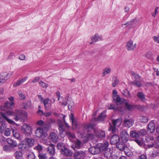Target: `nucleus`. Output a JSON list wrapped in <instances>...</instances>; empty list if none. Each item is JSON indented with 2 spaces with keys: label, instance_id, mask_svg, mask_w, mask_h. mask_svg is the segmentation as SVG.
<instances>
[{
  "label": "nucleus",
  "instance_id": "nucleus-1",
  "mask_svg": "<svg viewBox=\"0 0 159 159\" xmlns=\"http://www.w3.org/2000/svg\"><path fill=\"white\" fill-rule=\"evenodd\" d=\"M1 115L7 122L11 123L13 121L7 118V116H14V119L16 121L23 120L24 119V117H26L27 116V113L25 111L16 109L14 112L11 111H7L5 113H2Z\"/></svg>",
  "mask_w": 159,
  "mask_h": 159
},
{
  "label": "nucleus",
  "instance_id": "nucleus-2",
  "mask_svg": "<svg viewBox=\"0 0 159 159\" xmlns=\"http://www.w3.org/2000/svg\"><path fill=\"white\" fill-rule=\"evenodd\" d=\"M95 126L94 124L91 123L83 124L80 129L79 133L81 135L84 136L86 132H88L90 129H93Z\"/></svg>",
  "mask_w": 159,
  "mask_h": 159
},
{
  "label": "nucleus",
  "instance_id": "nucleus-3",
  "mask_svg": "<svg viewBox=\"0 0 159 159\" xmlns=\"http://www.w3.org/2000/svg\"><path fill=\"white\" fill-rule=\"evenodd\" d=\"M13 74V71L1 73L0 74V84L2 85L10 78Z\"/></svg>",
  "mask_w": 159,
  "mask_h": 159
},
{
  "label": "nucleus",
  "instance_id": "nucleus-4",
  "mask_svg": "<svg viewBox=\"0 0 159 159\" xmlns=\"http://www.w3.org/2000/svg\"><path fill=\"white\" fill-rule=\"evenodd\" d=\"M122 122L121 118H119L116 120H113V125H111L109 128V130L111 131L112 133H114L116 130V127L119 126L121 124Z\"/></svg>",
  "mask_w": 159,
  "mask_h": 159
},
{
  "label": "nucleus",
  "instance_id": "nucleus-5",
  "mask_svg": "<svg viewBox=\"0 0 159 159\" xmlns=\"http://www.w3.org/2000/svg\"><path fill=\"white\" fill-rule=\"evenodd\" d=\"M136 46V43H134L132 40L130 39L126 42L125 47L126 49L128 51H134Z\"/></svg>",
  "mask_w": 159,
  "mask_h": 159
},
{
  "label": "nucleus",
  "instance_id": "nucleus-6",
  "mask_svg": "<svg viewBox=\"0 0 159 159\" xmlns=\"http://www.w3.org/2000/svg\"><path fill=\"white\" fill-rule=\"evenodd\" d=\"M21 130L23 133L26 135L30 134L32 133L31 127L27 124H24L21 126Z\"/></svg>",
  "mask_w": 159,
  "mask_h": 159
},
{
  "label": "nucleus",
  "instance_id": "nucleus-7",
  "mask_svg": "<svg viewBox=\"0 0 159 159\" xmlns=\"http://www.w3.org/2000/svg\"><path fill=\"white\" fill-rule=\"evenodd\" d=\"M14 102L7 101L3 106H0V110L4 111L10 109H12L14 107Z\"/></svg>",
  "mask_w": 159,
  "mask_h": 159
},
{
  "label": "nucleus",
  "instance_id": "nucleus-8",
  "mask_svg": "<svg viewBox=\"0 0 159 159\" xmlns=\"http://www.w3.org/2000/svg\"><path fill=\"white\" fill-rule=\"evenodd\" d=\"M135 23L136 25H140L141 24L139 20L137 19L136 18H134L130 21H127V24L129 25V27L130 28H133L135 27Z\"/></svg>",
  "mask_w": 159,
  "mask_h": 159
},
{
  "label": "nucleus",
  "instance_id": "nucleus-9",
  "mask_svg": "<svg viewBox=\"0 0 159 159\" xmlns=\"http://www.w3.org/2000/svg\"><path fill=\"white\" fill-rule=\"evenodd\" d=\"M120 136L121 140L123 143H126L129 138V134L125 130H123L121 131Z\"/></svg>",
  "mask_w": 159,
  "mask_h": 159
},
{
  "label": "nucleus",
  "instance_id": "nucleus-10",
  "mask_svg": "<svg viewBox=\"0 0 159 159\" xmlns=\"http://www.w3.org/2000/svg\"><path fill=\"white\" fill-rule=\"evenodd\" d=\"M98 146L100 150V152L104 151L107 150V148H111L109 147L108 142L107 141L103 143L98 144Z\"/></svg>",
  "mask_w": 159,
  "mask_h": 159
},
{
  "label": "nucleus",
  "instance_id": "nucleus-11",
  "mask_svg": "<svg viewBox=\"0 0 159 159\" xmlns=\"http://www.w3.org/2000/svg\"><path fill=\"white\" fill-rule=\"evenodd\" d=\"M74 157L75 159H83L85 156L84 152L81 151H79L75 152Z\"/></svg>",
  "mask_w": 159,
  "mask_h": 159
},
{
  "label": "nucleus",
  "instance_id": "nucleus-12",
  "mask_svg": "<svg viewBox=\"0 0 159 159\" xmlns=\"http://www.w3.org/2000/svg\"><path fill=\"white\" fill-rule=\"evenodd\" d=\"M52 100L48 98H46L43 99V103L46 109L49 110L52 106Z\"/></svg>",
  "mask_w": 159,
  "mask_h": 159
},
{
  "label": "nucleus",
  "instance_id": "nucleus-13",
  "mask_svg": "<svg viewBox=\"0 0 159 159\" xmlns=\"http://www.w3.org/2000/svg\"><path fill=\"white\" fill-rule=\"evenodd\" d=\"M94 133L96 136L99 139L103 138L105 137V133L104 131L98 129L94 130Z\"/></svg>",
  "mask_w": 159,
  "mask_h": 159
},
{
  "label": "nucleus",
  "instance_id": "nucleus-14",
  "mask_svg": "<svg viewBox=\"0 0 159 159\" xmlns=\"http://www.w3.org/2000/svg\"><path fill=\"white\" fill-rule=\"evenodd\" d=\"M100 150L98 144L96 147H93L89 148V152L91 154L95 155L99 153L100 152Z\"/></svg>",
  "mask_w": 159,
  "mask_h": 159
},
{
  "label": "nucleus",
  "instance_id": "nucleus-15",
  "mask_svg": "<svg viewBox=\"0 0 159 159\" xmlns=\"http://www.w3.org/2000/svg\"><path fill=\"white\" fill-rule=\"evenodd\" d=\"M103 154L105 157L109 159L113 153L112 149L111 148H108L107 150L104 151Z\"/></svg>",
  "mask_w": 159,
  "mask_h": 159
},
{
  "label": "nucleus",
  "instance_id": "nucleus-16",
  "mask_svg": "<svg viewBox=\"0 0 159 159\" xmlns=\"http://www.w3.org/2000/svg\"><path fill=\"white\" fill-rule=\"evenodd\" d=\"M62 104L64 106L68 105V107L69 109L71 111L73 108L74 102L71 100L67 99L66 102H62Z\"/></svg>",
  "mask_w": 159,
  "mask_h": 159
},
{
  "label": "nucleus",
  "instance_id": "nucleus-17",
  "mask_svg": "<svg viewBox=\"0 0 159 159\" xmlns=\"http://www.w3.org/2000/svg\"><path fill=\"white\" fill-rule=\"evenodd\" d=\"M124 143H123V142L121 143L118 142L116 144V146L120 151H122L124 150L125 153L127 155L128 152L126 153L125 151V149H127V148L125 146Z\"/></svg>",
  "mask_w": 159,
  "mask_h": 159
},
{
  "label": "nucleus",
  "instance_id": "nucleus-18",
  "mask_svg": "<svg viewBox=\"0 0 159 159\" xmlns=\"http://www.w3.org/2000/svg\"><path fill=\"white\" fill-rule=\"evenodd\" d=\"M119 137L117 135H114L111 138L110 143L112 144H115L119 142Z\"/></svg>",
  "mask_w": 159,
  "mask_h": 159
},
{
  "label": "nucleus",
  "instance_id": "nucleus-19",
  "mask_svg": "<svg viewBox=\"0 0 159 159\" xmlns=\"http://www.w3.org/2000/svg\"><path fill=\"white\" fill-rule=\"evenodd\" d=\"M44 134L43 129L41 127H38L36 130L35 135L38 138L42 137Z\"/></svg>",
  "mask_w": 159,
  "mask_h": 159
},
{
  "label": "nucleus",
  "instance_id": "nucleus-20",
  "mask_svg": "<svg viewBox=\"0 0 159 159\" xmlns=\"http://www.w3.org/2000/svg\"><path fill=\"white\" fill-rule=\"evenodd\" d=\"M47 151L51 156L54 155L55 153L54 145L50 143L49 146L48 147Z\"/></svg>",
  "mask_w": 159,
  "mask_h": 159
},
{
  "label": "nucleus",
  "instance_id": "nucleus-21",
  "mask_svg": "<svg viewBox=\"0 0 159 159\" xmlns=\"http://www.w3.org/2000/svg\"><path fill=\"white\" fill-rule=\"evenodd\" d=\"M19 149L24 151H28L30 148L27 144L23 143H21L18 145Z\"/></svg>",
  "mask_w": 159,
  "mask_h": 159
},
{
  "label": "nucleus",
  "instance_id": "nucleus-22",
  "mask_svg": "<svg viewBox=\"0 0 159 159\" xmlns=\"http://www.w3.org/2000/svg\"><path fill=\"white\" fill-rule=\"evenodd\" d=\"M106 116V115L105 114V112H102L101 113L100 115H99L98 118H93V120H92V121H96L98 120L99 121H103L104 120V119L105 118Z\"/></svg>",
  "mask_w": 159,
  "mask_h": 159
},
{
  "label": "nucleus",
  "instance_id": "nucleus-23",
  "mask_svg": "<svg viewBox=\"0 0 159 159\" xmlns=\"http://www.w3.org/2000/svg\"><path fill=\"white\" fill-rule=\"evenodd\" d=\"M27 77H26L25 78H22L19 80H18L17 82H15L13 85V87H16L20 85L21 84L24 82L27 79Z\"/></svg>",
  "mask_w": 159,
  "mask_h": 159
},
{
  "label": "nucleus",
  "instance_id": "nucleus-24",
  "mask_svg": "<svg viewBox=\"0 0 159 159\" xmlns=\"http://www.w3.org/2000/svg\"><path fill=\"white\" fill-rule=\"evenodd\" d=\"M61 153L66 156L70 157L72 153L70 150L65 148L61 151Z\"/></svg>",
  "mask_w": 159,
  "mask_h": 159
},
{
  "label": "nucleus",
  "instance_id": "nucleus-25",
  "mask_svg": "<svg viewBox=\"0 0 159 159\" xmlns=\"http://www.w3.org/2000/svg\"><path fill=\"white\" fill-rule=\"evenodd\" d=\"M25 142L28 144V145L30 148L33 146L34 143V140L32 138H26L25 139Z\"/></svg>",
  "mask_w": 159,
  "mask_h": 159
},
{
  "label": "nucleus",
  "instance_id": "nucleus-26",
  "mask_svg": "<svg viewBox=\"0 0 159 159\" xmlns=\"http://www.w3.org/2000/svg\"><path fill=\"white\" fill-rule=\"evenodd\" d=\"M7 142L8 144L11 145L13 148H16L17 146L16 142L10 138H7Z\"/></svg>",
  "mask_w": 159,
  "mask_h": 159
},
{
  "label": "nucleus",
  "instance_id": "nucleus-27",
  "mask_svg": "<svg viewBox=\"0 0 159 159\" xmlns=\"http://www.w3.org/2000/svg\"><path fill=\"white\" fill-rule=\"evenodd\" d=\"M102 38L98 34H96L93 37L91 38L92 42L90 43V44H92L93 43L96 41L101 40Z\"/></svg>",
  "mask_w": 159,
  "mask_h": 159
},
{
  "label": "nucleus",
  "instance_id": "nucleus-28",
  "mask_svg": "<svg viewBox=\"0 0 159 159\" xmlns=\"http://www.w3.org/2000/svg\"><path fill=\"white\" fill-rule=\"evenodd\" d=\"M50 137L52 141L54 143H56L58 139V137L57 135L54 133H50Z\"/></svg>",
  "mask_w": 159,
  "mask_h": 159
},
{
  "label": "nucleus",
  "instance_id": "nucleus-29",
  "mask_svg": "<svg viewBox=\"0 0 159 159\" xmlns=\"http://www.w3.org/2000/svg\"><path fill=\"white\" fill-rule=\"evenodd\" d=\"M13 147L8 145H4L3 147V150L7 152H10L13 150Z\"/></svg>",
  "mask_w": 159,
  "mask_h": 159
},
{
  "label": "nucleus",
  "instance_id": "nucleus-30",
  "mask_svg": "<svg viewBox=\"0 0 159 159\" xmlns=\"http://www.w3.org/2000/svg\"><path fill=\"white\" fill-rule=\"evenodd\" d=\"M124 123L126 127L129 128L132 125L133 122L132 120L125 119L124 120Z\"/></svg>",
  "mask_w": 159,
  "mask_h": 159
},
{
  "label": "nucleus",
  "instance_id": "nucleus-31",
  "mask_svg": "<svg viewBox=\"0 0 159 159\" xmlns=\"http://www.w3.org/2000/svg\"><path fill=\"white\" fill-rule=\"evenodd\" d=\"M113 100L117 102H120V103H122L124 102H126V100L123 99L122 100L120 96L119 95L114 96L113 97Z\"/></svg>",
  "mask_w": 159,
  "mask_h": 159
},
{
  "label": "nucleus",
  "instance_id": "nucleus-32",
  "mask_svg": "<svg viewBox=\"0 0 159 159\" xmlns=\"http://www.w3.org/2000/svg\"><path fill=\"white\" fill-rule=\"evenodd\" d=\"M155 125L152 122L150 123L148 126V131H150L151 133H152L155 130Z\"/></svg>",
  "mask_w": 159,
  "mask_h": 159
},
{
  "label": "nucleus",
  "instance_id": "nucleus-33",
  "mask_svg": "<svg viewBox=\"0 0 159 159\" xmlns=\"http://www.w3.org/2000/svg\"><path fill=\"white\" fill-rule=\"evenodd\" d=\"M16 159H20L22 157V152L20 151H16L14 153Z\"/></svg>",
  "mask_w": 159,
  "mask_h": 159
},
{
  "label": "nucleus",
  "instance_id": "nucleus-34",
  "mask_svg": "<svg viewBox=\"0 0 159 159\" xmlns=\"http://www.w3.org/2000/svg\"><path fill=\"white\" fill-rule=\"evenodd\" d=\"M59 125V129L60 132V134H62L64 133V134H65L66 132L64 130V127L62 123L61 122H60L58 124Z\"/></svg>",
  "mask_w": 159,
  "mask_h": 159
},
{
  "label": "nucleus",
  "instance_id": "nucleus-35",
  "mask_svg": "<svg viewBox=\"0 0 159 159\" xmlns=\"http://www.w3.org/2000/svg\"><path fill=\"white\" fill-rule=\"evenodd\" d=\"M109 109H112L114 110L115 111L117 110L121 112L123 111L124 110V108L123 107H120L117 108H115V105L113 104H110L109 107H108Z\"/></svg>",
  "mask_w": 159,
  "mask_h": 159
},
{
  "label": "nucleus",
  "instance_id": "nucleus-36",
  "mask_svg": "<svg viewBox=\"0 0 159 159\" xmlns=\"http://www.w3.org/2000/svg\"><path fill=\"white\" fill-rule=\"evenodd\" d=\"M12 130L14 136L18 140L21 139L19 132L17 130Z\"/></svg>",
  "mask_w": 159,
  "mask_h": 159
},
{
  "label": "nucleus",
  "instance_id": "nucleus-37",
  "mask_svg": "<svg viewBox=\"0 0 159 159\" xmlns=\"http://www.w3.org/2000/svg\"><path fill=\"white\" fill-rule=\"evenodd\" d=\"M148 148H151L153 147L159 150V141L157 140L156 142H155L152 144L148 145Z\"/></svg>",
  "mask_w": 159,
  "mask_h": 159
},
{
  "label": "nucleus",
  "instance_id": "nucleus-38",
  "mask_svg": "<svg viewBox=\"0 0 159 159\" xmlns=\"http://www.w3.org/2000/svg\"><path fill=\"white\" fill-rule=\"evenodd\" d=\"M81 142L79 140H78L75 143V145L74 146V145H72V148L74 150L76 148L77 149H80L81 146Z\"/></svg>",
  "mask_w": 159,
  "mask_h": 159
},
{
  "label": "nucleus",
  "instance_id": "nucleus-39",
  "mask_svg": "<svg viewBox=\"0 0 159 159\" xmlns=\"http://www.w3.org/2000/svg\"><path fill=\"white\" fill-rule=\"evenodd\" d=\"M137 96L142 101L145 100V96L142 92H138L137 94Z\"/></svg>",
  "mask_w": 159,
  "mask_h": 159
},
{
  "label": "nucleus",
  "instance_id": "nucleus-40",
  "mask_svg": "<svg viewBox=\"0 0 159 159\" xmlns=\"http://www.w3.org/2000/svg\"><path fill=\"white\" fill-rule=\"evenodd\" d=\"M130 135L131 137L134 138H137L139 137V135L135 131L132 130L130 132Z\"/></svg>",
  "mask_w": 159,
  "mask_h": 159
},
{
  "label": "nucleus",
  "instance_id": "nucleus-41",
  "mask_svg": "<svg viewBox=\"0 0 159 159\" xmlns=\"http://www.w3.org/2000/svg\"><path fill=\"white\" fill-rule=\"evenodd\" d=\"M112 85L113 87H116L119 83V80L116 77H113Z\"/></svg>",
  "mask_w": 159,
  "mask_h": 159
},
{
  "label": "nucleus",
  "instance_id": "nucleus-42",
  "mask_svg": "<svg viewBox=\"0 0 159 159\" xmlns=\"http://www.w3.org/2000/svg\"><path fill=\"white\" fill-rule=\"evenodd\" d=\"M24 107L25 109L30 108L32 105L31 102L29 100L27 102L24 103L23 104Z\"/></svg>",
  "mask_w": 159,
  "mask_h": 159
},
{
  "label": "nucleus",
  "instance_id": "nucleus-43",
  "mask_svg": "<svg viewBox=\"0 0 159 159\" xmlns=\"http://www.w3.org/2000/svg\"><path fill=\"white\" fill-rule=\"evenodd\" d=\"M111 69L109 67H107L103 70L102 76H104L106 74H109L111 71Z\"/></svg>",
  "mask_w": 159,
  "mask_h": 159
},
{
  "label": "nucleus",
  "instance_id": "nucleus-44",
  "mask_svg": "<svg viewBox=\"0 0 159 159\" xmlns=\"http://www.w3.org/2000/svg\"><path fill=\"white\" fill-rule=\"evenodd\" d=\"M94 138V135L92 133L88 134L85 137L87 141L89 140L93 139Z\"/></svg>",
  "mask_w": 159,
  "mask_h": 159
},
{
  "label": "nucleus",
  "instance_id": "nucleus-45",
  "mask_svg": "<svg viewBox=\"0 0 159 159\" xmlns=\"http://www.w3.org/2000/svg\"><path fill=\"white\" fill-rule=\"evenodd\" d=\"M6 127V125L5 124L2 122V118L0 117V131L1 133Z\"/></svg>",
  "mask_w": 159,
  "mask_h": 159
},
{
  "label": "nucleus",
  "instance_id": "nucleus-46",
  "mask_svg": "<svg viewBox=\"0 0 159 159\" xmlns=\"http://www.w3.org/2000/svg\"><path fill=\"white\" fill-rule=\"evenodd\" d=\"M130 84L138 87H139L141 86V83L138 81H137V80H134L133 81L131 82Z\"/></svg>",
  "mask_w": 159,
  "mask_h": 159
},
{
  "label": "nucleus",
  "instance_id": "nucleus-47",
  "mask_svg": "<svg viewBox=\"0 0 159 159\" xmlns=\"http://www.w3.org/2000/svg\"><path fill=\"white\" fill-rule=\"evenodd\" d=\"M131 74L133 77L135 79V80H137L138 81H139L140 80L141 77L139 75L133 72H131Z\"/></svg>",
  "mask_w": 159,
  "mask_h": 159
},
{
  "label": "nucleus",
  "instance_id": "nucleus-48",
  "mask_svg": "<svg viewBox=\"0 0 159 159\" xmlns=\"http://www.w3.org/2000/svg\"><path fill=\"white\" fill-rule=\"evenodd\" d=\"M57 147L58 148L61 150V151L65 147V145L62 143H58L57 145Z\"/></svg>",
  "mask_w": 159,
  "mask_h": 159
},
{
  "label": "nucleus",
  "instance_id": "nucleus-49",
  "mask_svg": "<svg viewBox=\"0 0 159 159\" xmlns=\"http://www.w3.org/2000/svg\"><path fill=\"white\" fill-rule=\"evenodd\" d=\"M18 94L20 96V98L21 100H23L25 99V95L20 91H19L18 92Z\"/></svg>",
  "mask_w": 159,
  "mask_h": 159
},
{
  "label": "nucleus",
  "instance_id": "nucleus-50",
  "mask_svg": "<svg viewBox=\"0 0 159 159\" xmlns=\"http://www.w3.org/2000/svg\"><path fill=\"white\" fill-rule=\"evenodd\" d=\"M11 129L9 128H7L5 130L4 134L6 136H9L11 134Z\"/></svg>",
  "mask_w": 159,
  "mask_h": 159
},
{
  "label": "nucleus",
  "instance_id": "nucleus-51",
  "mask_svg": "<svg viewBox=\"0 0 159 159\" xmlns=\"http://www.w3.org/2000/svg\"><path fill=\"white\" fill-rule=\"evenodd\" d=\"M122 94L124 95L126 97H129L130 96V94L128 91V90L126 89H125L124 91L122 93Z\"/></svg>",
  "mask_w": 159,
  "mask_h": 159
},
{
  "label": "nucleus",
  "instance_id": "nucleus-52",
  "mask_svg": "<svg viewBox=\"0 0 159 159\" xmlns=\"http://www.w3.org/2000/svg\"><path fill=\"white\" fill-rule=\"evenodd\" d=\"M65 134H66L69 137H70L72 138H75V134L70 132H66Z\"/></svg>",
  "mask_w": 159,
  "mask_h": 159
},
{
  "label": "nucleus",
  "instance_id": "nucleus-53",
  "mask_svg": "<svg viewBox=\"0 0 159 159\" xmlns=\"http://www.w3.org/2000/svg\"><path fill=\"white\" fill-rule=\"evenodd\" d=\"M159 7H156L154 9V12H152V13L151 14L152 16H153L154 17H156L157 15V14L158 12H157V10L158 9H159Z\"/></svg>",
  "mask_w": 159,
  "mask_h": 159
},
{
  "label": "nucleus",
  "instance_id": "nucleus-54",
  "mask_svg": "<svg viewBox=\"0 0 159 159\" xmlns=\"http://www.w3.org/2000/svg\"><path fill=\"white\" fill-rule=\"evenodd\" d=\"M39 159H46L47 158L46 154L39 153L38 155Z\"/></svg>",
  "mask_w": 159,
  "mask_h": 159
},
{
  "label": "nucleus",
  "instance_id": "nucleus-55",
  "mask_svg": "<svg viewBox=\"0 0 159 159\" xmlns=\"http://www.w3.org/2000/svg\"><path fill=\"white\" fill-rule=\"evenodd\" d=\"M27 157L28 159H35V156L34 153L31 152L27 156Z\"/></svg>",
  "mask_w": 159,
  "mask_h": 159
},
{
  "label": "nucleus",
  "instance_id": "nucleus-56",
  "mask_svg": "<svg viewBox=\"0 0 159 159\" xmlns=\"http://www.w3.org/2000/svg\"><path fill=\"white\" fill-rule=\"evenodd\" d=\"M148 118L146 116H142L140 119L141 122L143 123H146L148 121Z\"/></svg>",
  "mask_w": 159,
  "mask_h": 159
},
{
  "label": "nucleus",
  "instance_id": "nucleus-57",
  "mask_svg": "<svg viewBox=\"0 0 159 159\" xmlns=\"http://www.w3.org/2000/svg\"><path fill=\"white\" fill-rule=\"evenodd\" d=\"M39 84L43 88H46L48 87V84L43 82L40 81L39 82Z\"/></svg>",
  "mask_w": 159,
  "mask_h": 159
},
{
  "label": "nucleus",
  "instance_id": "nucleus-58",
  "mask_svg": "<svg viewBox=\"0 0 159 159\" xmlns=\"http://www.w3.org/2000/svg\"><path fill=\"white\" fill-rule=\"evenodd\" d=\"M34 149L39 151L42 150L43 148L39 144L36 146L34 147Z\"/></svg>",
  "mask_w": 159,
  "mask_h": 159
},
{
  "label": "nucleus",
  "instance_id": "nucleus-59",
  "mask_svg": "<svg viewBox=\"0 0 159 159\" xmlns=\"http://www.w3.org/2000/svg\"><path fill=\"white\" fill-rule=\"evenodd\" d=\"M153 40L155 42L158 43H159V35L153 37Z\"/></svg>",
  "mask_w": 159,
  "mask_h": 159
},
{
  "label": "nucleus",
  "instance_id": "nucleus-60",
  "mask_svg": "<svg viewBox=\"0 0 159 159\" xmlns=\"http://www.w3.org/2000/svg\"><path fill=\"white\" fill-rule=\"evenodd\" d=\"M139 134L140 135L142 136H144L146 134V130L144 129L140 130L139 131Z\"/></svg>",
  "mask_w": 159,
  "mask_h": 159
},
{
  "label": "nucleus",
  "instance_id": "nucleus-61",
  "mask_svg": "<svg viewBox=\"0 0 159 159\" xmlns=\"http://www.w3.org/2000/svg\"><path fill=\"white\" fill-rule=\"evenodd\" d=\"M44 123L43 121L42 120H40L37 121L36 124L39 126H43Z\"/></svg>",
  "mask_w": 159,
  "mask_h": 159
},
{
  "label": "nucleus",
  "instance_id": "nucleus-62",
  "mask_svg": "<svg viewBox=\"0 0 159 159\" xmlns=\"http://www.w3.org/2000/svg\"><path fill=\"white\" fill-rule=\"evenodd\" d=\"M138 159H147V157L145 155L143 154L140 156Z\"/></svg>",
  "mask_w": 159,
  "mask_h": 159
},
{
  "label": "nucleus",
  "instance_id": "nucleus-63",
  "mask_svg": "<svg viewBox=\"0 0 159 159\" xmlns=\"http://www.w3.org/2000/svg\"><path fill=\"white\" fill-rule=\"evenodd\" d=\"M55 122V120L52 119H49L47 120V123L50 124H53Z\"/></svg>",
  "mask_w": 159,
  "mask_h": 159
},
{
  "label": "nucleus",
  "instance_id": "nucleus-64",
  "mask_svg": "<svg viewBox=\"0 0 159 159\" xmlns=\"http://www.w3.org/2000/svg\"><path fill=\"white\" fill-rule=\"evenodd\" d=\"M43 127L45 129L48 130L49 129V126L47 124L44 123Z\"/></svg>",
  "mask_w": 159,
  "mask_h": 159
}]
</instances>
